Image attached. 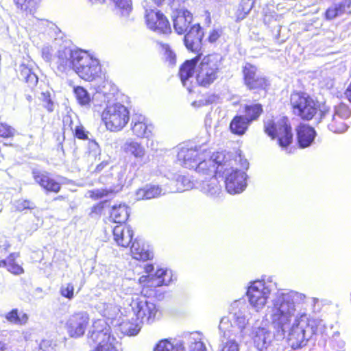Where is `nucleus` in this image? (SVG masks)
<instances>
[{
    "instance_id": "obj_30",
    "label": "nucleus",
    "mask_w": 351,
    "mask_h": 351,
    "mask_svg": "<svg viewBox=\"0 0 351 351\" xmlns=\"http://www.w3.org/2000/svg\"><path fill=\"white\" fill-rule=\"evenodd\" d=\"M298 141L300 147L305 148L311 145L316 136L313 128L307 125H300L298 128Z\"/></svg>"
},
{
    "instance_id": "obj_7",
    "label": "nucleus",
    "mask_w": 351,
    "mask_h": 351,
    "mask_svg": "<svg viewBox=\"0 0 351 351\" xmlns=\"http://www.w3.org/2000/svg\"><path fill=\"white\" fill-rule=\"evenodd\" d=\"M102 121L108 130L119 131L129 121V111L121 104L108 106L101 114Z\"/></svg>"
},
{
    "instance_id": "obj_23",
    "label": "nucleus",
    "mask_w": 351,
    "mask_h": 351,
    "mask_svg": "<svg viewBox=\"0 0 351 351\" xmlns=\"http://www.w3.org/2000/svg\"><path fill=\"white\" fill-rule=\"evenodd\" d=\"M131 125L133 134L138 138H149L152 136L154 126L149 123L147 119L143 115L134 117Z\"/></svg>"
},
{
    "instance_id": "obj_60",
    "label": "nucleus",
    "mask_w": 351,
    "mask_h": 351,
    "mask_svg": "<svg viewBox=\"0 0 351 351\" xmlns=\"http://www.w3.org/2000/svg\"><path fill=\"white\" fill-rule=\"evenodd\" d=\"M7 345L3 341H0V351H6Z\"/></svg>"
},
{
    "instance_id": "obj_27",
    "label": "nucleus",
    "mask_w": 351,
    "mask_h": 351,
    "mask_svg": "<svg viewBox=\"0 0 351 351\" xmlns=\"http://www.w3.org/2000/svg\"><path fill=\"white\" fill-rule=\"evenodd\" d=\"M172 17L175 30L179 34L187 31L193 19L192 14L184 9L176 10Z\"/></svg>"
},
{
    "instance_id": "obj_6",
    "label": "nucleus",
    "mask_w": 351,
    "mask_h": 351,
    "mask_svg": "<svg viewBox=\"0 0 351 351\" xmlns=\"http://www.w3.org/2000/svg\"><path fill=\"white\" fill-rule=\"evenodd\" d=\"M264 130L272 139L278 137L282 147H287L292 142L293 133L287 118L283 117L276 122L272 119H267L264 121Z\"/></svg>"
},
{
    "instance_id": "obj_3",
    "label": "nucleus",
    "mask_w": 351,
    "mask_h": 351,
    "mask_svg": "<svg viewBox=\"0 0 351 351\" xmlns=\"http://www.w3.org/2000/svg\"><path fill=\"white\" fill-rule=\"evenodd\" d=\"M222 57L218 53H212L202 58L196 66V82L202 87H208L220 76L222 68Z\"/></svg>"
},
{
    "instance_id": "obj_48",
    "label": "nucleus",
    "mask_w": 351,
    "mask_h": 351,
    "mask_svg": "<svg viewBox=\"0 0 351 351\" xmlns=\"http://www.w3.org/2000/svg\"><path fill=\"white\" fill-rule=\"evenodd\" d=\"M17 8L27 10L30 9L32 10L35 5L36 0H14Z\"/></svg>"
},
{
    "instance_id": "obj_13",
    "label": "nucleus",
    "mask_w": 351,
    "mask_h": 351,
    "mask_svg": "<svg viewBox=\"0 0 351 351\" xmlns=\"http://www.w3.org/2000/svg\"><path fill=\"white\" fill-rule=\"evenodd\" d=\"M167 270L162 268L156 269L154 275L142 276L138 279L141 286V293L145 297H149L156 291V288L167 285L169 280H166Z\"/></svg>"
},
{
    "instance_id": "obj_52",
    "label": "nucleus",
    "mask_w": 351,
    "mask_h": 351,
    "mask_svg": "<svg viewBox=\"0 0 351 351\" xmlns=\"http://www.w3.org/2000/svg\"><path fill=\"white\" fill-rule=\"evenodd\" d=\"M221 351H239V346L235 341L230 340L223 344Z\"/></svg>"
},
{
    "instance_id": "obj_24",
    "label": "nucleus",
    "mask_w": 351,
    "mask_h": 351,
    "mask_svg": "<svg viewBox=\"0 0 351 351\" xmlns=\"http://www.w3.org/2000/svg\"><path fill=\"white\" fill-rule=\"evenodd\" d=\"M32 176L34 181L45 191L54 193L60 191V183L52 178L48 172L34 169Z\"/></svg>"
},
{
    "instance_id": "obj_16",
    "label": "nucleus",
    "mask_w": 351,
    "mask_h": 351,
    "mask_svg": "<svg viewBox=\"0 0 351 351\" xmlns=\"http://www.w3.org/2000/svg\"><path fill=\"white\" fill-rule=\"evenodd\" d=\"M269 294V290L262 280L252 282L247 291L249 302L257 311L265 306Z\"/></svg>"
},
{
    "instance_id": "obj_8",
    "label": "nucleus",
    "mask_w": 351,
    "mask_h": 351,
    "mask_svg": "<svg viewBox=\"0 0 351 351\" xmlns=\"http://www.w3.org/2000/svg\"><path fill=\"white\" fill-rule=\"evenodd\" d=\"M293 112L304 120H311L317 112L315 101L306 93L295 92L290 97Z\"/></svg>"
},
{
    "instance_id": "obj_1",
    "label": "nucleus",
    "mask_w": 351,
    "mask_h": 351,
    "mask_svg": "<svg viewBox=\"0 0 351 351\" xmlns=\"http://www.w3.org/2000/svg\"><path fill=\"white\" fill-rule=\"evenodd\" d=\"M86 343L90 348L89 351H120L111 327L101 319L93 322L86 335Z\"/></svg>"
},
{
    "instance_id": "obj_32",
    "label": "nucleus",
    "mask_w": 351,
    "mask_h": 351,
    "mask_svg": "<svg viewBox=\"0 0 351 351\" xmlns=\"http://www.w3.org/2000/svg\"><path fill=\"white\" fill-rule=\"evenodd\" d=\"M130 252L133 258L140 261H147L153 258L152 252L145 249L143 243H132Z\"/></svg>"
},
{
    "instance_id": "obj_22",
    "label": "nucleus",
    "mask_w": 351,
    "mask_h": 351,
    "mask_svg": "<svg viewBox=\"0 0 351 351\" xmlns=\"http://www.w3.org/2000/svg\"><path fill=\"white\" fill-rule=\"evenodd\" d=\"M203 36L204 32L201 26L199 24L193 25L184 36L185 46L191 51H199L202 47Z\"/></svg>"
},
{
    "instance_id": "obj_37",
    "label": "nucleus",
    "mask_w": 351,
    "mask_h": 351,
    "mask_svg": "<svg viewBox=\"0 0 351 351\" xmlns=\"http://www.w3.org/2000/svg\"><path fill=\"white\" fill-rule=\"evenodd\" d=\"M19 256V253H11L7 259L2 260V265L8 271L14 275H20L24 273L21 265L15 262V259Z\"/></svg>"
},
{
    "instance_id": "obj_45",
    "label": "nucleus",
    "mask_w": 351,
    "mask_h": 351,
    "mask_svg": "<svg viewBox=\"0 0 351 351\" xmlns=\"http://www.w3.org/2000/svg\"><path fill=\"white\" fill-rule=\"evenodd\" d=\"M162 48L164 51L165 58L167 62L171 65L176 64V56L175 53L170 49L168 45H162Z\"/></svg>"
},
{
    "instance_id": "obj_55",
    "label": "nucleus",
    "mask_w": 351,
    "mask_h": 351,
    "mask_svg": "<svg viewBox=\"0 0 351 351\" xmlns=\"http://www.w3.org/2000/svg\"><path fill=\"white\" fill-rule=\"evenodd\" d=\"M190 351H206V348L202 342H194Z\"/></svg>"
},
{
    "instance_id": "obj_34",
    "label": "nucleus",
    "mask_w": 351,
    "mask_h": 351,
    "mask_svg": "<svg viewBox=\"0 0 351 351\" xmlns=\"http://www.w3.org/2000/svg\"><path fill=\"white\" fill-rule=\"evenodd\" d=\"M153 351H185V346L183 342L174 344L169 339H162L156 343Z\"/></svg>"
},
{
    "instance_id": "obj_35",
    "label": "nucleus",
    "mask_w": 351,
    "mask_h": 351,
    "mask_svg": "<svg viewBox=\"0 0 351 351\" xmlns=\"http://www.w3.org/2000/svg\"><path fill=\"white\" fill-rule=\"evenodd\" d=\"M250 124L243 115H237L230 122V129L232 133L241 136L245 133Z\"/></svg>"
},
{
    "instance_id": "obj_29",
    "label": "nucleus",
    "mask_w": 351,
    "mask_h": 351,
    "mask_svg": "<svg viewBox=\"0 0 351 351\" xmlns=\"http://www.w3.org/2000/svg\"><path fill=\"white\" fill-rule=\"evenodd\" d=\"M34 63L32 61H28L27 64L22 63L19 68V77L27 84L29 86H35L38 81V76L34 71Z\"/></svg>"
},
{
    "instance_id": "obj_31",
    "label": "nucleus",
    "mask_w": 351,
    "mask_h": 351,
    "mask_svg": "<svg viewBox=\"0 0 351 351\" xmlns=\"http://www.w3.org/2000/svg\"><path fill=\"white\" fill-rule=\"evenodd\" d=\"M350 0H335V3L326 10L325 12L326 19L332 20L341 16L350 7Z\"/></svg>"
},
{
    "instance_id": "obj_25",
    "label": "nucleus",
    "mask_w": 351,
    "mask_h": 351,
    "mask_svg": "<svg viewBox=\"0 0 351 351\" xmlns=\"http://www.w3.org/2000/svg\"><path fill=\"white\" fill-rule=\"evenodd\" d=\"M173 191V189H170L169 191H168L159 185L149 184L138 189L135 193V197L136 200L151 199L158 198L166 194V193Z\"/></svg>"
},
{
    "instance_id": "obj_51",
    "label": "nucleus",
    "mask_w": 351,
    "mask_h": 351,
    "mask_svg": "<svg viewBox=\"0 0 351 351\" xmlns=\"http://www.w3.org/2000/svg\"><path fill=\"white\" fill-rule=\"evenodd\" d=\"M74 132L75 137L79 139L86 140L88 138V132L85 130L84 128L82 125L76 126L74 130Z\"/></svg>"
},
{
    "instance_id": "obj_49",
    "label": "nucleus",
    "mask_w": 351,
    "mask_h": 351,
    "mask_svg": "<svg viewBox=\"0 0 351 351\" xmlns=\"http://www.w3.org/2000/svg\"><path fill=\"white\" fill-rule=\"evenodd\" d=\"M89 154L95 158L100 154V148L98 143L95 141H90L88 143Z\"/></svg>"
},
{
    "instance_id": "obj_62",
    "label": "nucleus",
    "mask_w": 351,
    "mask_h": 351,
    "mask_svg": "<svg viewBox=\"0 0 351 351\" xmlns=\"http://www.w3.org/2000/svg\"><path fill=\"white\" fill-rule=\"evenodd\" d=\"M154 2L157 5H161L165 0H153Z\"/></svg>"
},
{
    "instance_id": "obj_54",
    "label": "nucleus",
    "mask_w": 351,
    "mask_h": 351,
    "mask_svg": "<svg viewBox=\"0 0 351 351\" xmlns=\"http://www.w3.org/2000/svg\"><path fill=\"white\" fill-rule=\"evenodd\" d=\"M90 197L94 199H99L104 196H106L108 194V191L105 189H95L90 192Z\"/></svg>"
},
{
    "instance_id": "obj_39",
    "label": "nucleus",
    "mask_w": 351,
    "mask_h": 351,
    "mask_svg": "<svg viewBox=\"0 0 351 351\" xmlns=\"http://www.w3.org/2000/svg\"><path fill=\"white\" fill-rule=\"evenodd\" d=\"M114 241H132L133 231L129 228L116 226L113 229Z\"/></svg>"
},
{
    "instance_id": "obj_9",
    "label": "nucleus",
    "mask_w": 351,
    "mask_h": 351,
    "mask_svg": "<svg viewBox=\"0 0 351 351\" xmlns=\"http://www.w3.org/2000/svg\"><path fill=\"white\" fill-rule=\"evenodd\" d=\"M226 158V155L222 152L213 153L210 156L206 150L193 169L199 176H205V179L219 176L218 169L221 165H223Z\"/></svg>"
},
{
    "instance_id": "obj_56",
    "label": "nucleus",
    "mask_w": 351,
    "mask_h": 351,
    "mask_svg": "<svg viewBox=\"0 0 351 351\" xmlns=\"http://www.w3.org/2000/svg\"><path fill=\"white\" fill-rule=\"evenodd\" d=\"M154 265L152 264H147L144 267V271L147 274H150L154 271Z\"/></svg>"
},
{
    "instance_id": "obj_41",
    "label": "nucleus",
    "mask_w": 351,
    "mask_h": 351,
    "mask_svg": "<svg viewBox=\"0 0 351 351\" xmlns=\"http://www.w3.org/2000/svg\"><path fill=\"white\" fill-rule=\"evenodd\" d=\"M254 3V0H241L237 12V19H243L252 10Z\"/></svg>"
},
{
    "instance_id": "obj_46",
    "label": "nucleus",
    "mask_w": 351,
    "mask_h": 351,
    "mask_svg": "<svg viewBox=\"0 0 351 351\" xmlns=\"http://www.w3.org/2000/svg\"><path fill=\"white\" fill-rule=\"evenodd\" d=\"M15 130L4 123H0V136L3 138L12 137L15 134Z\"/></svg>"
},
{
    "instance_id": "obj_58",
    "label": "nucleus",
    "mask_w": 351,
    "mask_h": 351,
    "mask_svg": "<svg viewBox=\"0 0 351 351\" xmlns=\"http://www.w3.org/2000/svg\"><path fill=\"white\" fill-rule=\"evenodd\" d=\"M107 165V163L106 162H101L100 163L99 165H98L95 169V171L97 172H100L105 166Z\"/></svg>"
},
{
    "instance_id": "obj_4",
    "label": "nucleus",
    "mask_w": 351,
    "mask_h": 351,
    "mask_svg": "<svg viewBox=\"0 0 351 351\" xmlns=\"http://www.w3.org/2000/svg\"><path fill=\"white\" fill-rule=\"evenodd\" d=\"M233 162L226 156L223 165H221L218 169V175L225 178L226 189L231 195L243 192L247 186V174L243 171L234 168Z\"/></svg>"
},
{
    "instance_id": "obj_44",
    "label": "nucleus",
    "mask_w": 351,
    "mask_h": 351,
    "mask_svg": "<svg viewBox=\"0 0 351 351\" xmlns=\"http://www.w3.org/2000/svg\"><path fill=\"white\" fill-rule=\"evenodd\" d=\"M14 206L18 211H23L25 209H34L36 206L35 204L27 199H20L14 202Z\"/></svg>"
},
{
    "instance_id": "obj_40",
    "label": "nucleus",
    "mask_w": 351,
    "mask_h": 351,
    "mask_svg": "<svg viewBox=\"0 0 351 351\" xmlns=\"http://www.w3.org/2000/svg\"><path fill=\"white\" fill-rule=\"evenodd\" d=\"M73 92L79 104L82 106H89L92 97L84 88L82 86L74 87Z\"/></svg>"
},
{
    "instance_id": "obj_42",
    "label": "nucleus",
    "mask_w": 351,
    "mask_h": 351,
    "mask_svg": "<svg viewBox=\"0 0 351 351\" xmlns=\"http://www.w3.org/2000/svg\"><path fill=\"white\" fill-rule=\"evenodd\" d=\"M122 16H128L132 11V0H114Z\"/></svg>"
},
{
    "instance_id": "obj_19",
    "label": "nucleus",
    "mask_w": 351,
    "mask_h": 351,
    "mask_svg": "<svg viewBox=\"0 0 351 351\" xmlns=\"http://www.w3.org/2000/svg\"><path fill=\"white\" fill-rule=\"evenodd\" d=\"M133 311L136 319L142 324L154 322L158 313V308L155 304L147 301L136 302Z\"/></svg>"
},
{
    "instance_id": "obj_14",
    "label": "nucleus",
    "mask_w": 351,
    "mask_h": 351,
    "mask_svg": "<svg viewBox=\"0 0 351 351\" xmlns=\"http://www.w3.org/2000/svg\"><path fill=\"white\" fill-rule=\"evenodd\" d=\"M206 151L202 146L182 145L178 147V162L183 167L193 169Z\"/></svg>"
},
{
    "instance_id": "obj_11",
    "label": "nucleus",
    "mask_w": 351,
    "mask_h": 351,
    "mask_svg": "<svg viewBox=\"0 0 351 351\" xmlns=\"http://www.w3.org/2000/svg\"><path fill=\"white\" fill-rule=\"evenodd\" d=\"M271 323L278 331H285V326L291 322L290 304L284 299L276 300L271 310Z\"/></svg>"
},
{
    "instance_id": "obj_38",
    "label": "nucleus",
    "mask_w": 351,
    "mask_h": 351,
    "mask_svg": "<svg viewBox=\"0 0 351 351\" xmlns=\"http://www.w3.org/2000/svg\"><path fill=\"white\" fill-rule=\"evenodd\" d=\"M263 112V106L260 104L245 105L244 108L245 115L243 117L251 123L254 121L257 120Z\"/></svg>"
},
{
    "instance_id": "obj_36",
    "label": "nucleus",
    "mask_w": 351,
    "mask_h": 351,
    "mask_svg": "<svg viewBox=\"0 0 351 351\" xmlns=\"http://www.w3.org/2000/svg\"><path fill=\"white\" fill-rule=\"evenodd\" d=\"M5 319L15 325H25L28 322L29 315L18 308H13L5 315Z\"/></svg>"
},
{
    "instance_id": "obj_5",
    "label": "nucleus",
    "mask_w": 351,
    "mask_h": 351,
    "mask_svg": "<svg viewBox=\"0 0 351 351\" xmlns=\"http://www.w3.org/2000/svg\"><path fill=\"white\" fill-rule=\"evenodd\" d=\"M74 71L86 81H93L101 75V66L98 59L81 50L75 56Z\"/></svg>"
},
{
    "instance_id": "obj_2",
    "label": "nucleus",
    "mask_w": 351,
    "mask_h": 351,
    "mask_svg": "<svg viewBox=\"0 0 351 351\" xmlns=\"http://www.w3.org/2000/svg\"><path fill=\"white\" fill-rule=\"evenodd\" d=\"M321 120L324 121L328 130L334 133H343L348 129L345 121L351 115L349 106L343 103L338 102L332 106L326 104L319 108Z\"/></svg>"
},
{
    "instance_id": "obj_47",
    "label": "nucleus",
    "mask_w": 351,
    "mask_h": 351,
    "mask_svg": "<svg viewBox=\"0 0 351 351\" xmlns=\"http://www.w3.org/2000/svg\"><path fill=\"white\" fill-rule=\"evenodd\" d=\"M60 293L62 297L71 300L74 296V286L71 283H68L60 288Z\"/></svg>"
},
{
    "instance_id": "obj_28",
    "label": "nucleus",
    "mask_w": 351,
    "mask_h": 351,
    "mask_svg": "<svg viewBox=\"0 0 351 351\" xmlns=\"http://www.w3.org/2000/svg\"><path fill=\"white\" fill-rule=\"evenodd\" d=\"M217 176H212L209 179L202 180L199 184V190L207 196L218 197L222 192V187L217 180Z\"/></svg>"
},
{
    "instance_id": "obj_18",
    "label": "nucleus",
    "mask_w": 351,
    "mask_h": 351,
    "mask_svg": "<svg viewBox=\"0 0 351 351\" xmlns=\"http://www.w3.org/2000/svg\"><path fill=\"white\" fill-rule=\"evenodd\" d=\"M297 321L298 322V325L302 327V330L308 339L322 334L326 328L322 319L308 316L306 314L302 315L297 319Z\"/></svg>"
},
{
    "instance_id": "obj_20",
    "label": "nucleus",
    "mask_w": 351,
    "mask_h": 351,
    "mask_svg": "<svg viewBox=\"0 0 351 351\" xmlns=\"http://www.w3.org/2000/svg\"><path fill=\"white\" fill-rule=\"evenodd\" d=\"M200 60V54H198L195 58L185 61L180 68L179 75L180 80L184 87L191 92L193 85V75L195 70L196 71V66Z\"/></svg>"
},
{
    "instance_id": "obj_17",
    "label": "nucleus",
    "mask_w": 351,
    "mask_h": 351,
    "mask_svg": "<svg viewBox=\"0 0 351 351\" xmlns=\"http://www.w3.org/2000/svg\"><path fill=\"white\" fill-rule=\"evenodd\" d=\"M145 21L147 27L157 34H167L171 31L168 19L158 10H146Z\"/></svg>"
},
{
    "instance_id": "obj_57",
    "label": "nucleus",
    "mask_w": 351,
    "mask_h": 351,
    "mask_svg": "<svg viewBox=\"0 0 351 351\" xmlns=\"http://www.w3.org/2000/svg\"><path fill=\"white\" fill-rule=\"evenodd\" d=\"M345 95H346V97L348 99V100L350 101V102L351 103V83L347 88V89L345 92Z\"/></svg>"
},
{
    "instance_id": "obj_53",
    "label": "nucleus",
    "mask_w": 351,
    "mask_h": 351,
    "mask_svg": "<svg viewBox=\"0 0 351 351\" xmlns=\"http://www.w3.org/2000/svg\"><path fill=\"white\" fill-rule=\"evenodd\" d=\"M221 28H215L212 29L210 32L209 36H208V41L210 43H215L221 36Z\"/></svg>"
},
{
    "instance_id": "obj_26",
    "label": "nucleus",
    "mask_w": 351,
    "mask_h": 351,
    "mask_svg": "<svg viewBox=\"0 0 351 351\" xmlns=\"http://www.w3.org/2000/svg\"><path fill=\"white\" fill-rule=\"evenodd\" d=\"M308 340L296 319L288 335L287 343L289 346L294 350L298 349L305 346Z\"/></svg>"
},
{
    "instance_id": "obj_12",
    "label": "nucleus",
    "mask_w": 351,
    "mask_h": 351,
    "mask_svg": "<svg viewBox=\"0 0 351 351\" xmlns=\"http://www.w3.org/2000/svg\"><path fill=\"white\" fill-rule=\"evenodd\" d=\"M90 316L86 311H77L71 315L65 324L69 336L77 339L83 337L89 326Z\"/></svg>"
},
{
    "instance_id": "obj_43",
    "label": "nucleus",
    "mask_w": 351,
    "mask_h": 351,
    "mask_svg": "<svg viewBox=\"0 0 351 351\" xmlns=\"http://www.w3.org/2000/svg\"><path fill=\"white\" fill-rule=\"evenodd\" d=\"M175 182L176 186L175 190L178 192L187 191L192 187L190 180L185 176H179Z\"/></svg>"
},
{
    "instance_id": "obj_15",
    "label": "nucleus",
    "mask_w": 351,
    "mask_h": 351,
    "mask_svg": "<svg viewBox=\"0 0 351 351\" xmlns=\"http://www.w3.org/2000/svg\"><path fill=\"white\" fill-rule=\"evenodd\" d=\"M81 50H73L69 47L59 49L53 58V63L57 71L61 73L74 71L75 56Z\"/></svg>"
},
{
    "instance_id": "obj_50",
    "label": "nucleus",
    "mask_w": 351,
    "mask_h": 351,
    "mask_svg": "<svg viewBox=\"0 0 351 351\" xmlns=\"http://www.w3.org/2000/svg\"><path fill=\"white\" fill-rule=\"evenodd\" d=\"M42 99L44 103V106L49 112H52L54 108V104L51 101L49 94L47 93H42Z\"/></svg>"
},
{
    "instance_id": "obj_21",
    "label": "nucleus",
    "mask_w": 351,
    "mask_h": 351,
    "mask_svg": "<svg viewBox=\"0 0 351 351\" xmlns=\"http://www.w3.org/2000/svg\"><path fill=\"white\" fill-rule=\"evenodd\" d=\"M244 80L250 89L265 88L267 86L265 77L256 75V68L250 63H247L243 68Z\"/></svg>"
},
{
    "instance_id": "obj_61",
    "label": "nucleus",
    "mask_w": 351,
    "mask_h": 351,
    "mask_svg": "<svg viewBox=\"0 0 351 351\" xmlns=\"http://www.w3.org/2000/svg\"><path fill=\"white\" fill-rule=\"evenodd\" d=\"M91 3H102L105 0H88Z\"/></svg>"
},
{
    "instance_id": "obj_10",
    "label": "nucleus",
    "mask_w": 351,
    "mask_h": 351,
    "mask_svg": "<svg viewBox=\"0 0 351 351\" xmlns=\"http://www.w3.org/2000/svg\"><path fill=\"white\" fill-rule=\"evenodd\" d=\"M121 150L128 157L131 166L134 167H142L151 160L145 147L134 138H128L122 145Z\"/></svg>"
},
{
    "instance_id": "obj_59",
    "label": "nucleus",
    "mask_w": 351,
    "mask_h": 351,
    "mask_svg": "<svg viewBox=\"0 0 351 351\" xmlns=\"http://www.w3.org/2000/svg\"><path fill=\"white\" fill-rule=\"evenodd\" d=\"M206 103L203 100H199V101H194L193 103V106H194L195 107H200V106L204 105Z\"/></svg>"
},
{
    "instance_id": "obj_64",
    "label": "nucleus",
    "mask_w": 351,
    "mask_h": 351,
    "mask_svg": "<svg viewBox=\"0 0 351 351\" xmlns=\"http://www.w3.org/2000/svg\"><path fill=\"white\" fill-rule=\"evenodd\" d=\"M121 246H122V247H128V244H127V245H123V244H122V245H121Z\"/></svg>"
},
{
    "instance_id": "obj_33",
    "label": "nucleus",
    "mask_w": 351,
    "mask_h": 351,
    "mask_svg": "<svg viewBox=\"0 0 351 351\" xmlns=\"http://www.w3.org/2000/svg\"><path fill=\"white\" fill-rule=\"evenodd\" d=\"M128 217L129 208L125 204L114 205L112 207L110 217L114 223H124L127 221Z\"/></svg>"
},
{
    "instance_id": "obj_63",
    "label": "nucleus",
    "mask_w": 351,
    "mask_h": 351,
    "mask_svg": "<svg viewBox=\"0 0 351 351\" xmlns=\"http://www.w3.org/2000/svg\"><path fill=\"white\" fill-rule=\"evenodd\" d=\"M69 119V117H67V118L64 119V122L67 121Z\"/></svg>"
}]
</instances>
